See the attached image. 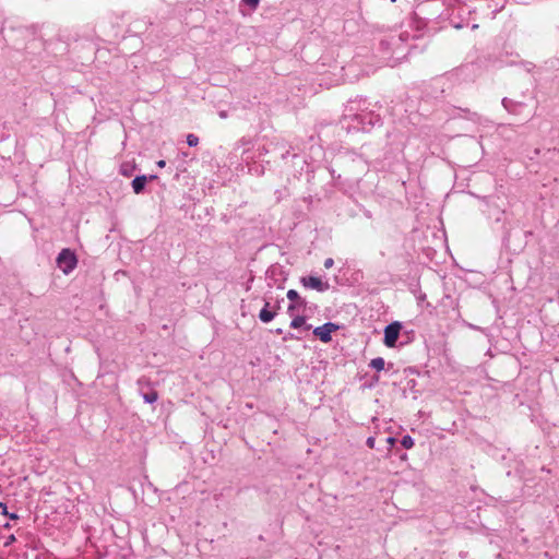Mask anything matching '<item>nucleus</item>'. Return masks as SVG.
Masks as SVG:
<instances>
[{
	"label": "nucleus",
	"mask_w": 559,
	"mask_h": 559,
	"mask_svg": "<svg viewBox=\"0 0 559 559\" xmlns=\"http://www.w3.org/2000/svg\"><path fill=\"white\" fill-rule=\"evenodd\" d=\"M298 307H302V305H297V304H292L288 306L287 308V312L289 316L294 317V311L298 308Z\"/></svg>",
	"instance_id": "13"
},
{
	"label": "nucleus",
	"mask_w": 559,
	"mask_h": 559,
	"mask_svg": "<svg viewBox=\"0 0 559 559\" xmlns=\"http://www.w3.org/2000/svg\"><path fill=\"white\" fill-rule=\"evenodd\" d=\"M0 507L2 508V513H7V506L3 503H0Z\"/></svg>",
	"instance_id": "23"
},
{
	"label": "nucleus",
	"mask_w": 559,
	"mask_h": 559,
	"mask_svg": "<svg viewBox=\"0 0 559 559\" xmlns=\"http://www.w3.org/2000/svg\"><path fill=\"white\" fill-rule=\"evenodd\" d=\"M142 396H143V400L150 404L155 403L158 399V394L156 391H151L148 393L143 394Z\"/></svg>",
	"instance_id": "10"
},
{
	"label": "nucleus",
	"mask_w": 559,
	"mask_h": 559,
	"mask_svg": "<svg viewBox=\"0 0 559 559\" xmlns=\"http://www.w3.org/2000/svg\"><path fill=\"white\" fill-rule=\"evenodd\" d=\"M121 173L124 176H129L128 169H126L124 166L121 167Z\"/></svg>",
	"instance_id": "22"
},
{
	"label": "nucleus",
	"mask_w": 559,
	"mask_h": 559,
	"mask_svg": "<svg viewBox=\"0 0 559 559\" xmlns=\"http://www.w3.org/2000/svg\"><path fill=\"white\" fill-rule=\"evenodd\" d=\"M14 542H15V536H14V535H10V536L7 538V540H5V543H4V546H5V547H8V546H10L12 543H14Z\"/></svg>",
	"instance_id": "17"
},
{
	"label": "nucleus",
	"mask_w": 559,
	"mask_h": 559,
	"mask_svg": "<svg viewBox=\"0 0 559 559\" xmlns=\"http://www.w3.org/2000/svg\"><path fill=\"white\" fill-rule=\"evenodd\" d=\"M187 144L189 146H197L199 144V138L192 133L187 135Z\"/></svg>",
	"instance_id": "12"
},
{
	"label": "nucleus",
	"mask_w": 559,
	"mask_h": 559,
	"mask_svg": "<svg viewBox=\"0 0 559 559\" xmlns=\"http://www.w3.org/2000/svg\"><path fill=\"white\" fill-rule=\"evenodd\" d=\"M76 264V255L70 249H62L57 257V265L64 274H70Z\"/></svg>",
	"instance_id": "1"
},
{
	"label": "nucleus",
	"mask_w": 559,
	"mask_h": 559,
	"mask_svg": "<svg viewBox=\"0 0 559 559\" xmlns=\"http://www.w3.org/2000/svg\"><path fill=\"white\" fill-rule=\"evenodd\" d=\"M401 323L393 322L385 326L384 329V344L388 347H393L399 338L401 331Z\"/></svg>",
	"instance_id": "2"
},
{
	"label": "nucleus",
	"mask_w": 559,
	"mask_h": 559,
	"mask_svg": "<svg viewBox=\"0 0 559 559\" xmlns=\"http://www.w3.org/2000/svg\"><path fill=\"white\" fill-rule=\"evenodd\" d=\"M302 326L306 330H309L311 328V325L306 324V318L304 316H294L293 320L290 321V328L299 329Z\"/></svg>",
	"instance_id": "7"
},
{
	"label": "nucleus",
	"mask_w": 559,
	"mask_h": 559,
	"mask_svg": "<svg viewBox=\"0 0 559 559\" xmlns=\"http://www.w3.org/2000/svg\"><path fill=\"white\" fill-rule=\"evenodd\" d=\"M401 444L405 449H412L414 447V439L411 436H404L401 440Z\"/></svg>",
	"instance_id": "11"
},
{
	"label": "nucleus",
	"mask_w": 559,
	"mask_h": 559,
	"mask_svg": "<svg viewBox=\"0 0 559 559\" xmlns=\"http://www.w3.org/2000/svg\"><path fill=\"white\" fill-rule=\"evenodd\" d=\"M247 5L255 9L259 5L260 0H242Z\"/></svg>",
	"instance_id": "14"
},
{
	"label": "nucleus",
	"mask_w": 559,
	"mask_h": 559,
	"mask_svg": "<svg viewBox=\"0 0 559 559\" xmlns=\"http://www.w3.org/2000/svg\"><path fill=\"white\" fill-rule=\"evenodd\" d=\"M276 314H277V311L270 310V302L265 301L264 307L261 309V311L259 313V319L263 323H269L276 317Z\"/></svg>",
	"instance_id": "5"
},
{
	"label": "nucleus",
	"mask_w": 559,
	"mask_h": 559,
	"mask_svg": "<svg viewBox=\"0 0 559 559\" xmlns=\"http://www.w3.org/2000/svg\"><path fill=\"white\" fill-rule=\"evenodd\" d=\"M366 444L370 448V449H373L374 448V444H376V439L373 437H369L366 441Z\"/></svg>",
	"instance_id": "15"
},
{
	"label": "nucleus",
	"mask_w": 559,
	"mask_h": 559,
	"mask_svg": "<svg viewBox=\"0 0 559 559\" xmlns=\"http://www.w3.org/2000/svg\"><path fill=\"white\" fill-rule=\"evenodd\" d=\"M219 115H221L222 118L226 117L225 112H221Z\"/></svg>",
	"instance_id": "27"
},
{
	"label": "nucleus",
	"mask_w": 559,
	"mask_h": 559,
	"mask_svg": "<svg viewBox=\"0 0 559 559\" xmlns=\"http://www.w3.org/2000/svg\"><path fill=\"white\" fill-rule=\"evenodd\" d=\"M147 179L148 178L146 176L142 175V176H136L132 180V189H133L134 193L140 194L144 190Z\"/></svg>",
	"instance_id": "6"
},
{
	"label": "nucleus",
	"mask_w": 559,
	"mask_h": 559,
	"mask_svg": "<svg viewBox=\"0 0 559 559\" xmlns=\"http://www.w3.org/2000/svg\"><path fill=\"white\" fill-rule=\"evenodd\" d=\"M4 515L9 516L11 520H16L17 519V515L15 513H9L7 511V513H3Z\"/></svg>",
	"instance_id": "19"
},
{
	"label": "nucleus",
	"mask_w": 559,
	"mask_h": 559,
	"mask_svg": "<svg viewBox=\"0 0 559 559\" xmlns=\"http://www.w3.org/2000/svg\"><path fill=\"white\" fill-rule=\"evenodd\" d=\"M165 165H166V162L164 159H160L157 162V166L160 168L165 167Z\"/></svg>",
	"instance_id": "21"
},
{
	"label": "nucleus",
	"mask_w": 559,
	"mask_h": 559,
	"mask_svg": "<svg viewBox=\"0 0 559 559\" xmlns=\"http://www.w3.org/2000/svg\"><path fill=\"white\" fill-rule=\"evenodd\" d=\"M386 442H388L389 444L393 445V444L395 443V438H393V437H389V438L386 439Z\"/></svg>",
	"instance_id": "20"
},
{
	"label": "nucleus",
	"mask_w": 559,
	"mask_h": 559,
	"mask_svg": "<svg viewBox=\"0 0 559 559\" xmlns=\"http://www.w3.org/2000/svg\"><path fill=\"white\" fill-rule=\"evenodd\" d=\"M301 283L306 288L316 289L318 292H325L329 289V283L322 282L317 276L302 277Z\"/></svg>",
	"instance_id": "4"
},
{
	"label": "nucleus",
	"mask_w": 559,
	"mask_h": 559,
	"mask_svg": "<svg viewBox=\"0 0 559 559\" xmlns=\"http://www.w3.org/2000/svg\"><path fill=\"white\" fill-rule=\"evenodd\" d=\"M287 340H300L299 336H296L294 335L293 333H288L284 336V341H287Z\"/></svg>",
	"instance_id": "18"
},
{
	"label": "nucleus",
	"mask_w": 559,
	"mask_h": 559,
	"mask_svg": "<svg viewBox=\"0 0 559 559\" xmlns=\"http://www.w3.org/2000/svg\"><path fill=\"white\" fill-rule=\"evenodd\" d=\"M337 329L338 326L335 323L328 322L323 325L314 328L313 334L323 343H329L332 340V332L336 331Z\"/></svg>",
	"instance_id": "3"
},
{
	"label": "nucleus",
	"mask_w": 559,
	"mask_h": 559,
	"mask_svg": "<svg viewBox=\"0 0 559 559\" xmlns=\"http://www.w3.org/2000/svg\"><path fill=\"white\" fill-rule=\"evenodd\" d=\"M508 102H509V100H508L507 98H504V99L502 100V105H503L507 109H508Z\"/></svg>",
	"instance_id": "24"
},
{
	"label": "nucleus",
	"mask_w": 559,
	"mask_h": 559,
	"mask_svg": "<svg viewBox=\"0 0 559 559\" xmlns=\"http://www.w3.org/2000/svg\"><path fill=\"white\" fill-rule=\"evenodd\" d=\"M333 264H334V261H333V259H332V258H328V259L324 261V267H325V269H330V267H332V266H333Z\"/></svg>",
	"instance_id": "16"
},
{
	"label": "nucleus",
	"mask_w": 559,
	"mask_h": 559,
	"mask_svg": "<svg viewBox=\"0 0 559 559\" xmlns=\"http://www.w3.org/2000/svg\"><path fill=\"white\" fill-rule=\"evenodd\" d=\"M276 333H277V334H282V333H283L282 329H277V330H276Z\"/></svg>",
	"instance_id": "26"
},
{
	"label": "nucleus",
	"mask_w": 559,
	"mask_h": 559,
	"mask_svg": "<svg viewBox=\"0 0 559 559\" xmlns=\"http://www.w3.org/2000/svg\"><path fill=\"white\" fill-rule=\"evenodd\" d=\"M280 308V304H276V306L274 307V310H277Z\"/></svg>",
	"instance_id": "28"
},
{
	"label": "nucleus",
	"mask_w": 559,
	"mask_h": 559,
	"mask_svg": "<svg viewBox=\"0 0 559 559\" xmlns=\"http://www.w3.org/2000/svg\"><path fill=\"white\" fill-rule=\"evenodd\" d=\"M385 361L382 357H377L371 359L370 367L377 371H382L384 369Z\"/></svg>",
	"instance_id": "9"
},
{
	"label": "nucleus",
	"mask_w": 559,
	"mask_h": 559,
	"mask_svg": "<svg viewBox=\"0 0 559 559\" xmlns=\"http://www.w3.org/2000/svg\"><path fill=\"white\" fill-rule=\"evenodd\" d=\"M287 298H288L290 301H293L294 304L302 305V306H305V305H306L305 300H304V299H301V298L299 297L298 292H297V290H295V289H289V290L287 292Z\"/></svg>",
	"instance_id": "8"
},
{
	"label": "nucleus",
	"mask_w": 559,
	"mask_h": 559,
	"mask_svg": "<svg viewBox=\"0 0 559 559\" xmlns=\"http://www.w3.org/2000/svg\"><path fill=\"white\" fill-rule=\"evenodd\" d=\"M392 2H395L396 0H391Z\"/></svg>",
	"instance_id": "29"
},
{
	"label": "nucleus",
	"mask_w": 559,
	"mask_h": 559,
	"mask_svg": "<svg viewBox=\"0 0 559 559\" xmlns=\"http://www.w3.org/2000/svg\"><path fill=\"white\" fill-rule=\"evenodd\" d=\"M156 178H157V177H156V175H152V176H150V179H151V180L156 179Z\"/></svg>",
	"instance_id": "25"
}]
</instances>
